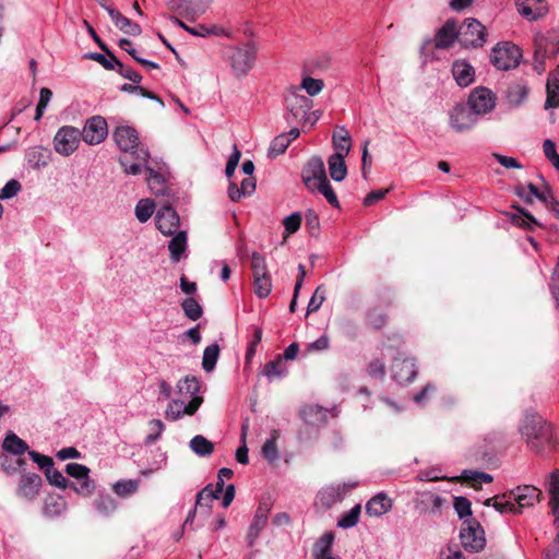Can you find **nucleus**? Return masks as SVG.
<instances>
[{"label":"nucleus","instance_id":"a878e982","mask_svg":"<svg viewBox=\"0 0 559 559\" xmlns=\"http://www.w3.org/2000/svg\"><path fill=\"white\" fill-rule=\"evenodd\" d=\"M109 16L116 27L129 36H139L142 33L141 26L121 14L117 9L109 10Z\"/></svg>","mask_w":559,"mask_h":559},{"label":"nucleus","instance_id":"bb28decb","mask_svg":"<svg viewBox=\"0 0 559 559\" xmlns=\"http://www.w3.org/2000/svg\"><path fill=\"white\" fill-rule=\"evenodd\" d=\"M50 155L51 153L48 148L34 146L26 152V160L33 169H40L48 165Z\"/></svg>","mask_w":559,"mask_h":559},{"label":"nucleus","instance_id":"9b49d317","mask_svg":"<svg viewBox=\"0 0 559 559\" xmlns=\"http://www.w3.org/2000/svg\"><path fill=\"white\" fill-rule=\"evenodd\" d=\"M445 500L432 491L416 492L414 508L420 514L440 515Z\"/></svg>","mask_w":559,"mask_h":559},{"label":"nucleus","instance_id":"864d4df0","mask_svg":"<svg viewBox=\"0 0 559 559\" xmlns=\"http://www.w3.org/2000/svg\"><path fill=\"white\" fill-rule=\"evenodd\" d=\"M286 370L284 368L283 361L281 357L275 360L269 361L263 369L264 376L269 380H273L274 378H280L285 374Z\"/></svg>","mask_w":559,"mask_h":559},{"label":"nucleus","instance_id":"13d9d810","mask_svg":"<svg viewBox=\"0 0 559 559\" xmlns=\"http://www.w3.org/2000/svg\"><path fill=\"white\" fill-rule=\"evenodd\" d=\"M251 267L253 278L269 275L265 258L258 252H254L251 257Z\"/></svg>","mask_w":559,"mask_h":559},{"label":"nucleus","instance_id":"603ef678","mask_svg":"<svg viewBox=\"0 0 559 559\" xmlns=\"http://www.w3.org/2000/svg\"><path fill=\"white\" fill-rule=\"evenodd\" d=\"M298 87L299 91L305 90L309 96H316L323 90L324 83L320 79L305 76Z\"/></svg>","mask_w":559,"mask_h":559},{"label":"nucleus","instance_id":"338daca9","mask_svg":"<svg viewBox=\"0 0 559 559\" xmlns=\"http://www.w3.org/2000/svg\"><path fill=\"white\" fill-rule=\"evenodd\" d=\"M547 98L545 103L546 108H556L559 106V85H546Z\"/></svg>","mask_w":559,"mask_h":559},{"label":"nucleus","instance_id":"6e6d98bb","mask_svg":"<svg viewBox=\"0 0 559 559\" xmlns=\"http://www.w3.org/2000/svg\"><path fill=\"white\" fill-rule=\"evenodd\" d=\"M253 285L254 292L260 298H265L272 290V282L270 275L254 277Z\"/></svg>","mask_w":559,"mask_h":559},{"label":"nucleus","instance_id":"3c124183","mask_svg":"<svg viewBox=\"0 0 559 559\" xmlns=\"http://www.w3.org/2000/svg\"><path fill=\"white\" fill-rule=\"evenodd\" d=\"M528 2V0H516L518 11L523 17L530 21H535L544 15L543 9L538 8L533 10Z\"/></svg>","mask_w":559,"mask_h":559},{"label":"nucleus","instance_id":"72a5a7b5","mask_svg":"<svg viewBox=\"0 0 559 559\" xmlns=\"http://www.w3.org/2000/svg\"><path fill=\"white\" fill-rule=\"evenodd\" d=\"M334 154L347 156L350 151V136L345 128H341L338 133L333 134Z\"/></svg>","mask_w":559,"mask_h":559},{"label":"nucleus","instance_id":"cd10ccee","mask_svg":"<svg viewBox=\"0 0 559 559\" xmlns=\"http://www.w3.org/2000/svg\"><path fill=\"white\" fill-rule=\"evenodd\" d=\"M345 157L341 154H332L328 159L330 176L335 181H342L347 175Z\"/></svg>","mask_w":559,"mask_h":559},{"label":"nucleus","instance_id":"39448f33","mask_svg":"<svg viewBox=\"0 0 559 559\" xmlns=\"http://www.w3.org/2000/svg\"><path fill=\"white\" fill-rule=\"evenodd\" d=\"M257 50L250 43L235 47L229 55V63L234 75L245 78L253 68Z\"/></svg>","mask_w":559,"mask_h":559},{"label":"nucleus","instance_id":"1a4fd4ad","mask_svg":"<svg viewBox=\"0 0 559 559\" xmlns=\"http://www.w3.org/2000/svg\"><path fill=\"white\" fill-rule=\"evenodd\" d=\"M81 131L72 126L61 127L53 138V148L62 156H70L79 147Z\"/></svg>","mask_w":559,"mask_h":559},{"label":"nucleus","instance_id":"412c9836","mask_svg":"<svg viewBox=\"0 0 559 559\" xmlns=\"http://www.w3.org/2000/svg\"><path fill=\"white\" fill-rule=\"evenodd\" d=\"M392 377L400 383L411 382L417 376L414 359L395 358L392 364Z\"/></svg>","mask_w":559,"mask_h":559},{"label":"nucleus","instance_id":"49530a36","mask_svg":"<svg viewBox=\"0 0 559 559\" xmlns=\"http://www.w3.org/2000/svg\"><path fill=\"white\" fill-rule=\"evenodd\" d=\"M360 512V504H356L338 519L337 526L342 528L354 527L358 523Z\"/></svg>","mask_w":559,"mask_h":559},{"label":"nucleus","instance_id":"f257e3e1","mask_svg":"<svg viewBox=\"0 0 559 559\" xmlns=\"http://www.w3.org/2000/svg\"><path fill=\"white\" fill-rule=\"evenodd\" d=\"M114 140L118 147L123 152L119 157V163L128 175H139L142 171V165L150 158L147 148L140 146L139 134L130 126H119L114 131Z\"/></svg>","mask_w":559,"mask_h":559},{"label":"nucleus","instance_id":"79ce46f5","mask_svg":"<svg viewBox=\"0 0 559 559\" xmlns=\"http://www.w3.org/2000/svg\"><path fill=\"white\" fill-rule=\"evenodd\" d=\"M105 52L106 55L98 52H90L86 55V58L97 61L106 70H115L117 68V62H119V60L108 49Z\"/></svg>","mask_w":559,"mask_h":559},{"label":"nucleus","instance_id":"2eb2a0df","mask_svg":"<svg viewBox=\"0 0 559 559\" xmlns=\"http://www.w3.org/2000/svg\"><path fill=\"white\" fill-rule=\"evenodd\" d=\"M326 178L325 166L322 158L319 156L311 157L302 170V181L306 187L314 191V186Z\"/></svg>","mask_w":559,"mask_h":559},{"label":"nucleus","instance_id":"4468645a","mask_svg":"<svg viewBox=\"0 0 559 559\" xmlns=\"http://www.w3.org/2000/svg\"><path fill=\"white\" fill-rule=\"evenodd\" d=\"M203 403L202 396H194L188 404L180 400H171L165 411V418L170 421L181 419L185 415L192 416Z\"/></svg>","mask_w":559,"mask_h":559},{"label":"nucleus","instance_id":"680f3d73","mask_svg":"<svg viewBox=\"0 0 559 559\" xmlns=\"http://www.w3.org/2000/svg\"><path fill=\"white\" fill-rule=\"evenodd\" d=\"M267 522L253 519L247 533V543L252 547Z\"/></svg>","mask_w":559,"mask_h":559},{"label":"nucleus","instance_id":"58836bf2","mask_svg":"<svg viewBox=\"0 0 559 559\" xmlns=\"http://www.w3.org/2000/svg\"><path fill=\"white\" fill-rule=\"evenodd\" d=\"M460 478L471 483L475 488H477L481 483L489 484L493 479L490 474L472 469H464Z\"/></svg>","mask_w":559,"mask_h":559},{"label":"nucleus","instance_id":"6e6552de","mask_svg":"<svg viewBox=\"0 0 559 559\" xmlns=\"http://www.w3.org/2000/svg\"><path fill=\"white\" fill-rule=\"evenodd\" d=\"M522 58L518 46L510 43H502L495 46L490 53V62L498 70H510L519 66Z\"/></svg>","mask_w":559,"mask_h":559},{"label":"nucleus","instance_id":"a211bd4d","mask_svg":"<svg viewBox=\"0 0 559 559\" xmlns=\"http://www.w3.org/2000/svg\"><path fill=\"white\" fill-rule=\"evenodd\" d=\"M534 59L537 63L535 68L538 71H543L545 59L552 57L558 52V43L555 39H549L544 35H537L534 39Z\"/></svg>","mask_w":559,"mask_h":559},{"label":"nucleus","instance_id":"4be33fe9","mask_svg":"<svg viewBox=\"0 0 559 559\" xmlns=\"http://www.w3.org/2000/svg\"><path fill=\"white\" fill-rule=\"evenodd\" d=\"M455 39L459 40V27L455 20H448L437 32L435 47L438 49L449 48Z\"/></svg>","mask_w":559,"mask_h":559},{"label":"nucleus","instance_id":"393cba45","mask_svg":"<svg viewBox=\"0 0 559 559\" xmlns=\"http://www.w3.org/2000/svg\"><path fill=\"white\" fill-rule=\"evenodd\" d=\"M452 74L456 83L462 87L471 85L475 80V70L465 60H456L453 63Z\"/></svg>","mask_w":559,"mask_h":559},{"label":"nucleus","instance_id":"c03bdc74","mask_svg":"<svg viewBox=\"0 0 559 559\" xmlns=\"http://www.w3.org/2000/svg\"><path fill=\"white\" fill-rule=\"evenodd\" d=\"M155 205L150 199H142L135 206V216L139 222L145 223L154 213Z\"/></svg>","mask_w":559,"mask_h":559},{"label":"nucleus","instance_id":"bf43d9fd","mask_svg":"<svg viewBox=\"0 0 559 559\" xmlns=\"http://www.w3.org/2000/svg\"><path fill=\"white\" fill-rule=\"evenodd\" d=\"M45 476L49 484L58 488L66 489L69 486L67 478L53 466L51 468H47Z\"/></svg>","mask_w":559,"mask_h":559},{"label":"nucleus","instance_id":"69168bd1","mask_svg":"<svg viewBox=\"0 0 559 559\" xmlns=\"http://www.w3.org/2000/svg\"><path fill=\"white\" fill-rule=\"evenodd\" d=\"M20 190H21V183L15 179H11L0 190V199L1 200L11 199L14 195H16Z\"/></svg>","mask_w":559,"mask_h":559},{"label":"nucleus","instance_id":"ddd939ff","mask_svg":"<svg viewBox=\"0 0 559 559\" xmlns=\"http://www.w3.org/2000/svg\"><path fill=\"white\" fill-rule=\"evenodd\" d=\"M467 104L479 115L490 112L496 106V96L487 87L474 88L469 96Z\"/></svg>","mask_w":559,"mask_h":559},{"label":"nucleus","instance_id":"0e129e2a","mask_svg":"<svg viewBox=\"0 0 559 559\" xmlns=\"http://www.w3.org/2000/svg\"><path fill=\"white\" fill-rule=\"evenodd\" d=\"M218 493L215 492V488L213 485H206L201 491L197 495V507L203 509V500H215L218 499Z\"/></svg>","mask_w":559,"mask_h":559},{"label":"nucleus","instance_id":"f3484780","mask_svg":"<svg viewBox=\"0 0 559 559\" xmlns=\"http://www.w3.org/2000/svg\"><path fill=\"white\" fill-rule=\"evenodd\" d=\"M540 493L542 491L538 488L527 485L510 491V498L515 504V512L521 513L524 508L534 506L539 501Z\"/></svg>","mask_w":559,"mask_h":559},{"label":"nucleus","instance_id":"7ed1b4c3","mask_svg":"<svg viewBox=\"0 0 559 559\" xmlns=\"http://www.w3.org/2000/svg\"><path fill=\"white\" fill-rule=\"evenodd\" d=\"M521 433L531 449L538 452L550 438V427L540 416L531 414L526 415L521 426Z\"/></svg>","mask_w":559,"mask_h":559},{"label":"nucleus","instance_id":"6ab92c4d","mask_svg":"<svg viewBox=\"0 0 559 559\" xmlns=\"http://www.w3.org/2000/svg\"><path fill=\"white\" fill-rule=\"evenodd\" d=\"M211 0H167V7L170 11L186 16H199L205 11L206 4Z\"/></svg>","mask_w":559,"mask_h":559},{"label":"nucleus","instance_id":"774afa93","mask_svg":"<svg viewBox=\"0 0 559 559\" xmlns=\"http://www.w3.org/2000/svg\"><path fill=\"white\" fill-rule=\"evenodd\" d=\"M284 227H285V230L288 233V234H294L296 233L299 227H300V224H301V215L299 213H293L290 214L289 216H287L284 222Z\"/></svg>","mask_w":559,"mask_h":559},{"label":"nucleus","instance_id":"c85d7f7f","mask_svg":"<svg viewBox=\"0 0 559 559\" xmlns=\"http://www.w3.org/2000/svg\"><path fill=\"white\" fill-rule=\"evenodd\" d=\"M2 448L4 451L12 453L14 455H21L28 451L27 443L12 431L5 435Z\"/></svg>","mask_w":559,"mask_h":559},{"label":"nucleus","instance_id":"de8ad7c7","mask_svg":"<svg viewBox=\"0 0 559 559\" xmlns=\"http://www.w3.org/2000/svg\"><path fill=\"white\" fill-rule=\"evenodd\" d=\"M314 191H318L321 193L329 204H331L333 207H340V202L337 200V197L330 185L328 178L323 181H320L318 185L314 186Z\"/></svg>","mask_w":559,"mask_h":559},{"label":"nucleus","instance_id":"5fc2aeb1","mask_svg":"<svg viewBox=\"0 0 559 559\" xmlns=\"http://www.w3.org/2000/svg\"><path fill=\"white\" fill-rule=\"evenodd\" d=\"M288 138L284 136V134H280L276 138L273 139V141L270 144L267 156L270 158H275L278 155L283 154L286 148L288 147Z\"/></svg>","mask_w":559,"mask_h":559},{"label":"nucleus","instance_id":"20e7f679","mask_svg":"<svg viewBox=\"0 0 559 559\" xmlns=\"http://www.w3.org/2000/svg\"><path fill=\"white\" fill-rule=\"evenodd\" d=\"M460 539L463 548L471 552H478L486 546L485 531L475 519L463 521Z\"/></svg>","mask_w":559,"mask_h":559},{"label":"nucleus","instance_id":"a19ab883","mask_svg":"<svg viewBox=\"0 0 559 559\" xmlns=\"http://www.w3.org/2000/svg\"><path fill=\"white\" fill-rule=\"evenodd\" d=\"M277 438L278 430H273L271 438L267 439L262 447V454L270 463H274L278 460V450L276 445Z\"/></svg>","mask_w":559,"mask_h":559},{"label":"nucleus","instance_id":"473e14b6","mask_svg":"<svg viewBox=\"0 0 559 559\" xmlns=\"http://www.w3.org/2000/svg\"><path fill=\"white\" fill-rule=\"evenodd\" d=\"M190 449L199 456L211 455L214 444L201 435L194 436L189 442Z\"/></svg>","mask_w":559,"mask_h":559},{"label":"nucleus","instance_id":"052dcab7","mask_svg":"<svg viewBox=\"0 0 559 559\" xmlns=\"http://www.w3.org/2000/svg\"><path fill=\"white\" fill-rule=\"evenodd\" d=\"M324 300H325V289H324L323 285H320L317 287L314 294L310 298V301L307 307V313L318 311Z\"/></svg>","mask_w":559,"mask_h":559},{"label":"nucleus","instance_id":"e2e57ef3","mask_svg":"<svg viewBox=\"0 0 559 559\" xmlns=\"http://www.w3.org/2000/svg\"><path fill=\"white\" fill-rule=\"evenodd\" d=\"M306 227L310 230L312 236L318 235L320 229V219L314 210H307L305 214Z\"/></svg>","mask_w":559,"mask_h":559},{"label":"nucleus","instance_id":"c756f323","mask_svg":"<svg viewBox=\"0 0 559 559\" xmlns=\"http://www.w3.org/2000/svg\"><path fill=\"white\" fill-rule=\"evenodd\" d=\"M187 248V235L185 231H178L169 241L168 249L174 262H178Z\"/></svg>","mask_w":559,"mask_h":559},{"label":"nucleus","instance_id":"7c9ffc66","mask_svg":"<svg viewBox=\"0 0 559 559\" xmlns=\"http://www.w3.org/2000/svg\"><path fill=\"white\" fill-rule=\"evenodd\" d=\"M485 506H492L500 513H516L515 504L510 498V492L508 495H502L501 497L489 498L485 501Z\"/></svg>","mask_w":559,"mask_h":559},{"label":"nucleus","instance_id":"dca6fc26","mask_svg":"<svg viewBox=\"0 0 559 559\" xmlns=\"http://www.w3.org/2000/svg\"><path fill=\"white\" fill-rule=\"evenodd\" d=\"M347 488L348 486L346 484H336L323 487L317 495L316 506L323 510L332 508L335 503L343 500Z\"/></svg>","mask_w":559,"mask_h":559},{"label":"nucleus","instance_id":"8fccbe9b","mask_svg":"<svg viewBox=\"0 0 559 559\" xmlns=\"http://www.w3.org/2000/svg\"><path fill=\"white\" fill-rule=\"evenodd\" d=\"M147 426L150 432L145 437L144 443L151 445L159 439L165 429V425L160 419H152L148 421Z\"/></svg>","mask_w":559,"mask_h":559},{"label":"nucleus","instance_id":"423d86ee","mask_svg":"<svg viewBox=\"0 0 559 559\" xmlns=\"http://www.w3.org/2000/svg\"><path fill=\"white\" fill-rule=\"evenodd\" d=\"M486 37V27L476 19H465L459 27V41L465 48L483 47Z\"/></svg>","mask_w":559,"mask_h":559},{"label":"nucleus","instance_id":"37998d69","mask_svg":"<svg viewBox=\"0 0 559 559\" xmlns=\"http://www.w3.org/2000/svg\"><path fill=\"white\" fill-rule=\"evenodd\" d=\"M219 355V347L217 344H212L204 349L202 367L205 371L210 372L214 369Z\"/></svg>","mask_w":559,"mask_h":559},{"label":"nucleus","instance_id":"4c0bfd02","mask_svg":"<svg viewBox=\"0 0 559 559\" xmlns=\"http://www.w3.org/2000/svg\"><path fill=\"white\" fill-rule=\"evenodd\" d=\"M94 507L99 514L108 516L115 512L117 503L110 495H100L95 499Z\"/></svg>","mask_w":559,"mask_h":559},{"label":"nucleus","instance_id":"f03ea898","mask_svg":"<svg viewBox=\"0 0 559 559\" xmlns=\"http://www.w3.org/2000/svg\"><path fill=\"white\" fill-rule=\"evenodd\" d=\"M286 114L285 119L289 124H298L310 119V109L313 102L299 93V87L287 88L285 95Z\"/></svg>","mask_w":559,"mask_h":559},{"label":"nucleus","instance_id":"aec40b11","mask_svg":"<svg viewBox=\"0 0 559 559\" xmlns=\"http://www.w3.org/2000/svg\"><path fill=\"white\" fill-rule=\"evenodd\" d=\"M179 221L177 212L171 206L160 207L155 216L156 227L164 235L176 234Z\"/></svg>","mask_w":559,"mask_h":559},{"label":"nucleus","instance_id":"b1692460","mask_svg":"<svg viewBox=\"0 0 559 559\" xmlns=\"http://www.w3.org/2000/svg\"><path fill=\"white\" fill-rule=\"evenodd\" d=\"M41 484L43 480L38 474L23 475L17 488V495L31 500L38 493Z\"/></svg>","mask_w":559,"mask_h":559},{"label":"nucleus","instance_id":"a18cd8bd","mask_svg":"<svg viewBox=\"0 0 559 559\" xmlns=\"http://www.w3.org/2000/svg\"><path fill=\"white\" fill-rule=\"evenodd\" d=\"M140 480L138 479H128L120 480L114 485V491L119 497H128L134 493L139 489Z\"/></svg>","mask_w":559,"mask_h":559},{"label":"nucleus","instance_id":"ea45409f","mask_svg":"<svg viewBox=\"0 0 559 559\" xmlns=\"http://www.w3.org/2000/svg\"><path fill=\"white\" fill-rule=\"evenodd\" d=\"M514 207L516 209L518 213L513 215L512 219L518 226L528 230H533L535 226H539L536 218L530 212L518 206Z\"/></svg>","mask_w":559,"mask_h":559},{"label":"nucleus","instance_id":"e433bc0d","mask_svg":"<svg viewBox=\"0 0 559 559\" xmlns=\"http://www.w3.org/2000/svg\"><path fill=\"white\" fill-rule=\"evenodd\" d=\"M178 392L182 395L199 396L198 393L200 391V382L193 376H187L182 380L177 383Z\"/></svg>","mask_w":559,"mask_h":559},{"label":"nucleus","instance_id":"4d7b16f0","mask_svg":"<svg viewBox=\"0 0 559 559\" xmlns=\"http://www.w3.org/2000/svg\"><path fill=\"white\" fill-rule=\"evenodd\" d=\"M453 507L460 519L469 518L472 515V503L465 497H455Z\"/></svg>","mask_w":559,"mask_h":559},{"label":"nucleus","instance_id":"9d476101","mask_svg":"<svg viewBox=\"0 0 559 559\" xmlns=\"http://www.w3.org/2000/svg\"><path fill=\"white\" fill-rule=\"evenodd\" d=\"M66 472L79 481L78 485L74 483L70 484V487L73 488L75 492L88 496L94 491L95 484L88 477L90 468L87 466L78 463H69L66 466Z\"/></svg>","mask_w":559,"mask_h":559},{"label":"nucleus","instance_id":"09e8293b","mask_svg":"<svg viewBox=\"0 0 559 559\" xmlns=\"http://www.w3.org/2000/svg\"><path fill=\"white\" fill-rule=\"evenodd\" d=\"M181 307H182V310L185 312V314L190 319V320H198L201 318L202 313H203V310H202V307L200 306V304L192 297H189V298H186L182 302H181Z\"/></svg>","mask_w":559,"mask_h":559},{"label":"nucleus","instance_id":"2f4dec72","mask_svg":"<svg viewBox=\"0 0 559 559\" xmlns=\"http://www.w3.org/2000/svg\"><path fill=\"white\" fill-rule=\"evenodd\" d=\"M143 168L147 171L146 180L151 191L156 195L164 194V177L152 167H150L147 163L142 165V169Z\"/></svg>","mask_w":559,"mask_h":559},{"label":"nucleus","instance_id":"f704fd0d","mask_svg":"<svg viewBox=\"0 0 559 559\" xmlns=\"http://www.w3.org/2000/svg\"><path fill=\"white\" fill-rule=\"evenodd\" d=\"M333 540L334 535L332 533H325L322 537H320L313 547L314 559L333 556L331 551Z\"/></svg>","mask_w":559,"mask_h":559},{"label":"nucleus","instance_id":"5701e85b","mask_svg":"<svg viewBox=\"0 0 559 559\" xmlns=\"http://www.w3.org/2000/svg\"><path fill=\"white\" fill-rule=\"evenodd\" d=\"M393 507V501L384 492H379L366 504V512L370 516H381L388 513Z\"/></svg>","mask_w":559,"mask_h":559},{"label":"nucleus","instance_id":"0eeeda50","mask_svg":"<svg viewBox=\"0 0 559 559\" xmlns=\"http://www.w3.org/2000/svg\"><path fill=\"white\" fill-rule=\"evenodd\" d=\"M479 115L468 105L459 103L449 110V124L457 133L474 128Z\"/></svg>","mask_w":559,"mask_h":559},{"label":"nucleus","instance_id":"c9c22d12","mask_svg":"<svg viewBox=\"0 0 559 559\" xmlns=\"http://www.w3.org/2000/svg\"><path fill=\"white\" fill-rule=\"evenodd\" d=\"M528 88L522 83H514L507 91V99L512 106H520L526 98Z\"/></svg>","mask_w":559,"mask_h":559},{"label":"nucleus","instance_id":"f8f14e48","mask_svg":"<svg viewBox=\"0 0 559 559\" xmlns=\"http://www.w3.org/2000/svg\"><path fill=\"white\" fill-rule=\"evenodd\" d=\"M107 122L100 116L90 118L81 131V138L90 145L99 144L107 136Z\"/></svg>","mask_w":559,"mask_h":559}]
</instances>
